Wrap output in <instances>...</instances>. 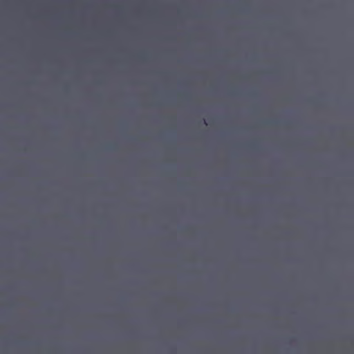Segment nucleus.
Instances as JSON below:
<instances>
[{
    "mask_svg": "<svg viewBox=\"0 0 354 354\" xmlns=\"http://www.w3.org/2000/svg\"><path fill=\"white\" fill-rule=\"evenodd\" d=\"M182 111L181 109H180V104H178V111Z\"/></svg>",
    "mask_w": 354,
    "mask_h": 354,
    "instance_id": "nucleus-2",
    "label": "nucleus"
},
{
    "mask_svg": "<svg viewBox=\"0 0 354 354\" xmlns=\"http://www.w3.org/2000/svg\"><path fill=\"white\" fill-rule=\"evenodd\" d=\"M171 113H174V115L176 113H177V112H176V111H174V112H171Z\"/></svg>",
    "mask_w": 354,
    "mask_h": 354,
    "instance_id": "nucleus-3",
    "label": "nucleus"
},
{
    "mask_svg": "<svg viewBox=\"0 0 354 354\" xmlns=\"http://www.w3.org/2000/svg\"><path fill=\"white\" fill-rule=\"evenodd\" d=\"M171 131L174 138L177 136V122L174 121V120L172 121L171 124Z\"/></svg>",
    "mask_w": 354,
    "mask_h": 354,
    "instance_id": "nucleus-1",
    "label": "nucleus"
}]
</instances>
